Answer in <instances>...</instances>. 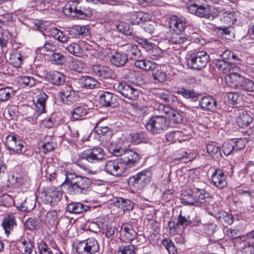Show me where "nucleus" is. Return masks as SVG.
Segmentation results:
<instances>
[{
	"mask_svg": "<svg viewBox=\"0 0 254 254\" xmlns=\"http://www.w3.org/2000/svg\"><path fill=\"white\" fill-rule=\"evenodd\" d=\"M49 60L52 63L57 65H62L66 62L65 57L57 50L50 56Z\"/></svg>",
	"mask_w": 254,
	"mask_h": 254,
	"instance_id": "864d4df0",
	"label": "nucleus"
},
{
	"mask_svg": "<svg viewBox=\"0 0 254 254\" xmlns=\"http://www.w3.org/2000/svg\"><path fill=\"white\" fill-rule=\"evenodd\" d=\"M253 121V119L251 114L247 111L242 112L236 118L237 125L241 128L251 127Z\"/></svg>",
	"mask_w": 254,
	"mask_h": 254,
	"instance_id": "2f4dec72",
	"label": "nucleus"
},
{
	"mask_svg": "<svg viewBox=\"0 0 254 254\" xmlns=\"http://www.w3.org/2000/svg\"><path fill=\"white\" fill-rule=\"evenodd\" d=\"M92 71L94 74L104 79H115L117 75L114 70L108 66L96 64L93 66Z\"/></svg>",
	"mask_w": 254,
	"mask_h": 254,
	"instance_id": "a211bd4d",
	"label": "nucleus"
},
{
	"mask_svg": "<svg viewBox=\"0 0 254 254\" xmlns=\"http://www.w3.org/2000/svg\"><path fill=\"white\" fill-rule=\"evenodd\" d=\"M18 83L22 87H32L35 85L36 80L32 76H21L18 77Z\"/></svg>",
	"mask_w": 254,
	"mask_h": 254,
	"instance_id": "4d7b16f0",
	"label": "nucleus"
},
{
	"mask_svg": "<svg viewBox=\"0 0 254 254\" xmlns=\"http://www.w3.org/2000/svg\"><path fill=\"white\" fill-rule=\"evenodd\" d=\"M194 159L193 154L190 151L188 152L187 151L181 150L177 153L175 160L179 161L181 163H186L191 161Z\"/></svg>",
	"mask_w": 254,
	"mask_h": 254,
	"instance_id": "3c124183",
	"label": "nucleus"
},
{
	"mask_svg": "<svg viewBox=\"0 0 254 254\" xmlns=\"http://www.w3.org/2000/svg\"><path fill=\"white\" fill-rule=\"evenodd\" d=\"M141 158L140 154L136 150L127 148L120 159L127 167L131 168L136 166Z\"/></svg>",
	"mask_w": 254,
	"mask_h": 254,
	"instance_id": "f3484780",
	"label": "nucleus"
},
{
	"mask_svg": "<svg viewBox=\"0 0 254 254\" xmlns=\"http://www.w3.org/2000/svg\"><path fill=\"white\" fill-rule=\"evenodd\" d=\"M228 99L229 103L236 108L241 107L243 104V97L236 92L228 93Z\"/></svg>",
	"mask_w": 254,
	"mask_h": 254,
	"instance_id": "a18cd8bd",
	"label": "nucleus"
},
{
	"mask_svg": "<svg viewBox=\"0 0 254 254\" xmlns=\"http://www.w3.org/2000/svg\"><path fill=\"white\" fill-rule=\"evenodd\" d=\"M215 31L222 38L226 40H232L235 37L234 27L232 26H220L215 28Z\"/></svg>",
	"mask_w": 254,
	"mask_h": 254,
	"instance_id": "4c0bfd02",
	"label": "nucleus"
},
{
	"mask_svg": "<svg viewBox=\"0 0 254 254\" xmlns=\"http://www.w3.org/2000/svg\"><path fill=\"white\" fill-rule=\"evenodd\" d=\"M104 149L99 147H94L84 150L78 155V158L74 163L80 168L86 169V167L82 162V160H85L88 162L96 163L101 161L105 158Z\"/></svg>",
	"mask_w": 254,
	"mask_h": 254,
	"instance_id": "39448f33",
	"label": "nucleus"
},
{
	"mask_svg": "<svg viewBox=\"0 0 254 254\" xmlns=\"http://www.w3.org/2000/svg\"><path fill=\"white\" fill-rule=\"evenodd\" d=\"M183 113L180 110H175L172 111V114L168 118L169 124L172 123L174 124H181L184 120Z\"/></svg>",
	"mask_w": 254,
	"mask_h": 254,
	"instance_id": "6e6d98bb",
	"label": "nucleus"
},
{
	"mask_svg": "<svg viewBox=\"0 0 254 254\" xmlns=\"http://www.w3.org/2000/svg\"><path fill=\"white\" fill-rule=\"evenodd\" d=\"M66 49L70 54L77 57H80L82 55V50L81 47L76 43H72L68 45Z\"/></svg>",
	"mask_w": 254,
	"mask_h": 254,
	"instance_id": "680f3d73",
	"label": "nucleus"
},
{
	"mask_svg": "<svg viewBox=\"0 0 254 254\" xmlns=\"http://www.w3.org/2000/svg\"><path fill=\"white\" fill-rule=\"evenodd\" d=\"M91 207L80 202H71L67 204L66 212L73 214H81L89 210Z\"/></svg>",
	"mask_w": 254,
	"mask_h": 254,
	"instance_id": "cd10ccee",
	"label": "nucleus"
},
{
	"mask_svg": "<svg viewBox=\"0 0 254 254\" xmlns=\"http://www.w3.org/2000/svg\"><path fill=\"white\" fill-rule=\"evenodd\" d=\"M116 28L119 32L129 36L131 38L135 34L133 29L130 28V25L124 21L118 22L116 24Z\"/></svg>",
	"mask_w": 254,
	"mask_h": 254,
	"instance_id": "c03bdc74",
	"label": "nucleus"
},
{
	"mask_svg": "<svg viewBox=\"0 0 254 254\" xmlns=\"http://www.w3.org/2000/svg\"><path fill=\"white\" fill-rule=\"evenodd\" d=\"M230 140L232 145L234 146L233 147L235 153L244 149L246 146V142L243 138H233Z\"/></svg>",
	"mask_w": 254,
	"mask_h": 254,
	"instance_id": "69168bd1",
	"label": "nucleus"
},
{
	"mask_svg": "<svg viewBox=\"0 0 254 254\" xmlns=\"http://www.w3.org/2000/svg\"><path fill=\"white\" fill-rule=\"evenodd\" d=\"M135 247L133 245H122L118 248L117 254H136Z\"/></svg>",
	"mask_w": 254,
	"mask_h": 254,
	"instance_id": "0e129e2a",
	"label": "nucleus"
},
{
	"mask_svg": "<svg viewBox=\"0 0 254 254\" xmlns=\"http://www.w3.org/2000/svg\"><path fill=\"white\" fill-rule=\"evenodd\" d=\"M207 153L213 159L220 160L222 157L221 147L219 143L216 141H209L206 145Z\"/></svg>",
	"mask_w": 254,
	"mask_h": 254,
	"instance_id": "5701e85b",
	"label": "nucleus"
},
{
	"mask_svg": "<svg viewBox=\"0 0 254 254\" xmlns=\"http://www.w3.org/2000/svg\"><path fill=\"white\" fill-rule=\"evenodd\" d=\"M123 164L121 159L108 160L104 166V170L108 174L120 177L124 173Z\"/></svg>",
	"mask_w": 254,
	"mask_h": 254,
	"instance_id": "2eb2a0df",
	"label": "nucleus"
},
{
	"mask_svg": "<svg viewBox=\"0 0 254 254\" xmlns=\"http://www.w3.org/2000/svg\"><path fill=\"white\" fill-rule=\"evenodd\" d=\"M60 114L54 112L43 120V124L47 128H50L58 126L60 123Z\"/></svg>",
	"mask_w": 254,
	"mask_h": 254,
	"instance_id": "ea45409f",
	"label": "nucleus"
},
{
	"mask_svg": "<svg viewBox=\"0 0 254 254\" xmlns=\"http://www.w3.org/2000/svg\"><path fill=\"white\" fill-rule=\"evenodd\" d=\"M27 56L24 52V49L22 48L13 49L10 55L11 64L15 67H20L23 61L26 59Z\"/></svg>",
	"mask_w": 254,
	"mask_h": 254,
	"instance_id": "4be33fe9",
	"label": "nucleus"
},
{
	"mask_svg": "<svg viewBox=\"0 0 254 254\" xmlns=\"http://www.w3.org/2000/svg\"><path fill=\"white\" fill-rule=\"evenodd\" d=\"M93 131L94 138L101 143L109 142L113 135V130L110 127L102 126L100 122L96 123Z\"/></svg>",
	"mask_w": 254,
	"mask_h": 254,
	"instance_id": "f8f14e48",
	"label": "nucleus"
},
{
	"mask_svg": "<svg viewBox=\"0 0 254 254\" xmlns=\"http://www.w3.org/2000/svg\"><path fill=\"white\" fill-rule=\"evenodd\" d=\"M151 70L155 83H163L166 80L167 74L160 65L155 64V66Z\"/></svg>",
	"mask_w": 254,
	"mask_h": 254,
	"instance_id": "a19ab883",
	"label": "nucleus"
},
{
	"mask_svg": "<svg viewBox=\"0 0 254 254\" xmlns=\"http://www.w3.org/2000/svg\"><path fill=\"white\" fill-rule=\"evenodd\" d=\"M181 199L185 205L205 207L209 204L211 197L205 189L193 184L185 190Z\"/></svg>",
	"mask_w": 254,
	"mask_h": 254,
	"instance_id": "f03ea898",
	"label": "nucleus"
},
{
	"mask_svg": "<svg viewBox=\"0 0 254 254\" xmlns=\"http://www.w3.org/2000/svg\"><path fill=\"white\" fill-rule=\"evenodd\" d=\"M213 63L219 71L224 73H227L231 69L230 64H229L228 61H226L222 58L214 60Z\"/></svg>",
	"mask_w": 254,
	"mask_h": 254,
	"instance_id": "09e8293b",
	"label": "nucleus"
},
{
	"mask_svg": "<svg viewBox=\"0 0 254 254\" xmlns=\"http://www.w3.org/2000/svg\"><path fill=\"white\" fill-rule=\"evenodd\" d=\"M47 78L51 83L57 86L63 85L65 81V75L58 71L48 72Z\"/></svg>",
	"mask_w": 254,
	"mask_h": 254,
	"instance_id": "473e14b6",
	"label": "nucleus"
},
{
	"mask_svg": "<svg viewBox=\"0 0 254 254\" xmlns=\"http://www.w3.org/2000/svg\"><path fill=\"white\" fill-rule=\"evenodd\" d=\"M40 141L42 144L38 148L45 155L54 151L57 147L56 139L53 135H46Z\"/></svg>",
	"mask_w": 254,
	"mask_h": 254,
	"instance_id": "aec40b11",
	"label": "nucleus"
},
{
	"mask_svg": "<svg viewBox=\"0 0 254 254\" xmlns=\"http://www.w3.org/2000/svg\"><path fill=\"white\" fill-rule=\"evenodd\" d=\"M112 201L115 206L122 209L124 212L132 210L135 204L130 199L123 197H114Z\"/></svg>",
	"mask_w": 254,
	"mask_h": 254,
	"instance_id": "a878e982",
	"label": "nucleus"
},
{
	"mask_svg": "<svg viewBox=\"0 0 254 254\" xmlns=\"http://www.w3.org/2000/svg\"><path fill=\"white\" fill-rule=\"evenodd\" d=\"M120 233L121 240L125 243L132 242L137 235L133 225L129 223H124L121 225Z\"/></svg>",
	"mask_w": 254,
	"mask_h": 254,
	"instance_id": "dca6fc26",
	"label": "nucleus"
},
{
	"mask_svg": "<svg viewBox=\"0 0 254 254\" xmlns=\"http://www.w3.org/2000/svg\"><path fill=\"white\" fill-rule=\"evenodd\" d=\"M134 41L137 42L147 50H150L153 48L154 44L149 41L147 39L136 36L135 34L132 38Z\"/></svg>",
	"mask_w": 254,
	"mask_h": 254,
	"instance_id": "052dcab7",
	"label": "nucleus"
},
{
	"mask_svg": "<svg viewBox=\"0 0 254 254\" xmlns=\"http://www.w3.org/2000/svg\"><path fill=\"white\" fill-rule=\"evenodd\" d=\"M21 243L24 249L23 254H32L34 249V242L30 239H28V240L23 239L21 240Z\"/></svg>",
	"mask_w": 254,
	"mask_h": 254,
	"instance_id": "e2e57ef3",
	"label": "nucleus"
},
{
	"mask_svg": "<svg viewBox=\"0 0 254 254\" xmlns=\"http://www.w3.org/2000/svg\"><path fill=\"white\" fill-rule=\"evenodd\" d=\"M169 41L174 44H183L188 41V38L185 36L182 32H179L173 29L170 31Z\"/></svg>",
	"mask_w": 254,
	"mask_h": 254,
	"instance_id": "37998d69",
	"label": "nucleus"
},
{
	"mask_svg": "<svg viewBox=\"0 0 254 254\" xmlns=\"http://www.w3.org/2000/svg\"><path fill=\"white\" fill-rule=\"evenodd\" d=\"M92 180L89 178L67 172L64 182L61 185V189L70 194L86 195L92 190Z\"/></svg>",
	"mask_w": 254,
	"mask_h": 254,
	"instance_id": "f257e3e1",
	"label": "nucleus"
},
{
	"mask_svg": "<svg viewBox=\"0 0 254 254\" xmlns=\"http://www.w3.org/2000/svg\"><path fill=\"white\" fill-rule=\"evenodd\" d=\"M129 137L131 142L134 144H139L147 141L148 137L145 131H139L130 133Z\"/></svg>",
	"mask_w": 254,
	"mask_h": 254,
	"instance_id": "79ce46f5",
	"label": "nucleus"
},
{
	"mask_svg": "<svg viewBox=\"0 0 254 254\" xmlns=\"http://www.w3.org/2000/svg\"><path fill=\"white\" fill-rule=\"evenodd\" d=\"M27 181L26 177L24 176H22L18 173H11L8 175L7 180L3 183V187L18 189L25 186Z\"/></svg>",
	"mask_w": 254,
	"mask_h": 254,
	"instance_id": "4468645a",
	"label": "nucleus"
},
{
	"mask_svg": "<svg viewBox=\"0 0 254 254\" xmlns=\"http://www.w3.org/2000/svg\"><path fill=\"white\" fill-rule=\"evenodd\" d=\"M68 33L70 38H84L89 35V29L86 26L74 25L70 27Z\"/></svg>",
	"mask_w": 254,
	"mask_h": 254,
	"instance_id": "bb28decb",
	"label": "nucleus"
},
{
	"mask_svg": "<svg viewBox=\"0 0 254 254\" xmlns=\"http://www.w3.org/2000/svg\"><path fill=\"white\" fill-rule=\"evenodd\" d=\"M169 127L168 118L162 115H151L146 121L145 124L146 130L153 135L163 133Z\"/></svg>",
	"mask_w": 254,
	"mask_h": 254,
	"instance_id": "7ed1b4c3",
	"label": "nucleus"
},
{
	"mask_svg": "<svg viewBox=\"0 0 254 254\" xmlns=\"http://www.w3.org/2000/svg\"><path fill=\"white\" fill-rule=\"evenodd\" d=\"M116 95L108 91H105L99 95V101L104 107H111L115 104Z\"/></svg>",
	"mask_w": 254,
	"mask_h": 254,
	"instance_id": "e433bc0d",
	"label": "nucleus"
},
{
	"mask_svg": "<svg viewBox=\"0 0 254 254\" xmlns=\"http://www.w3.org/2000/svg\"><path fill=\"white\" fill-rule=\"evenodd\" d=\"M203 0H189L187 3L188 12L200 18H209L211 15L210 6Z\"/></svg>",
	"mask_w": 254,
	"mask_h": 254,
	"instance_id": "0eeeda50",
	"label": "nucleus"
},
{
	"mask_svg": "<svg viewBox=\"0 0 254 254\" xmlns=\"http://www.w3.org/2000/svg\"><path fill=\"white\" fill-rule=\"evenodd\" d=\"M186 60L188 68L200 70L206 66L210 59L206 52L199 51L187 55Z\"/></svg>",
	"mask_w": 254,
	"mask_h": 254,
	"instance_id": "423d86ee",
	"label": "nucleus"
},
{
	"mask_svg": "<svg viewBox=\"0 0 254 254\" xmlns=\"http://www.w3.org/2000/svg\"><path fill=\"white\" fill-rule=\"evenodd\" d=\"M77 5V0H71L63 7L62 11L65 15L74 17L73 15L75 14Z\"/></svg>",
	"mask_w": 254,
	"mask_h": 254,
	"instance_id": "49530a36",
	"label": "nucleus"
},
{
	"mask_svg": "<svg viewBox=\"0 0 254 254\" xmlns=\"http://www.w3.org/2000/svg\"><path fill=\"white\" fill-rule=\"evenodd\" d=\"M170 23L171 25H173L174 29L179 32H183L189 24V22L185 17L183 16L179 17L176 15H174L171 18Z\"/></svg>",
	"mask_w": 254,
	"mask_h": 254,
	"instance_id": "f704fd0d",
	"label": "nucleus"
},
{
	"mask_svg": "<svg viewBox=\"0 0 254 254\" xmlns=\"http://www.w3.org/2000/svg\"><path fill=\"white\" fill-rule=\"evenodd\" d=\"M199 105L202 110L206 111L215 112L218 108L216 100L211 96L202 97L199 101Z\"/></svg>",
	"mask_w": 254,
	"mask_h": 254,
	"instance_id": "412c9836",
	"label": "nucleus"
},
{
	"mask_svg": "<svg viewBox=\"0 0 254 254\" xmlns=\"http://www.w3.org/2000/svg\"><path fill=\"white\" fill-rule=\"evenodd\" d=\"M210 177V183L219 190L226 188L228 185L227 175L222 169L216 167L212 168Z\"/></svg>",
	"mask_w": 254,
	"mask_h": 254,
	"instance_id": "9b49d317",
	"label": "nucleus"
},
{
	"mask_svg": "<svg viewBox=\"0 0 254 254\" xmlns=\"http://www.w3.org/2000/svg\"><path fill=\"white\" fill-rule=\"evenodd\" d=\"M152 19V15L147 12H139L132 13L130 18L132 25H141L143 22Z\"/></svg>",
	"mask_w": 254,
	"mask_h": 254,
	"instance_id": "7c9ffc66",
	"label": "nucleus"
},
{
	"mask_svg": "<svg viewBox=\"0 0 254 254\" xmlns=\"http://www.w3.org/2000/svg\"><path fill=\"white\" fill-rule=\"evenodd\" d=\"M77 83L81 88L86 89H93L99 87L98 81L90 76H81L78 78Z\"/></svg>",
	"mask_w": 254,
	"mask_h": 254,
	"instance_id": "b1692460",
	"label": "nucleus"
},
{
	"mask_svg": "<svg viewBox=\"0 0 254 254\" xmlns=\"http://www.w3.org/2000/svg\"><path fill=\"white\" fill-rule=\"evenodd\" d=\"M37 249L39 254H54L49 246L43 241L37 243Z\"/></svg>",
	"mask_w": 254,
	"mask_h": 254,
	"instance_id": "774afa93",
	"label": "nucleus"
},
{
	"mask_svg": "<svg viewBox=\"0 0 254 254\" xmlns=\"http://www.w3.org/2000/svg\"><path fill=\"white\" fill-rule=\"evenodd\" d=\"M58 221V214L57 211L53 210L47 213L45 218L46 223H48L50 225L54 226L57 225Z\"/></svg>",
	"mask_w": 254,
	"mask_h": 254,
	"instance_id": "bf43d9fd",
	"label": "nucleus"
},
{
	"mask_svg": "<svg viewBox=\"0 0 254 254\" xmlns=\"http://www.w3.org/2000/svg\"><path fill=\"white\" fill-rule=\"evenodd\" d=\"M127 55L123 52L115 51L112 53L109 61L111 64L116 67H122L127 62Z\"/></svg>",
	"mask_w": 254,
	"mask_h": 254,
	"instance_id": "393cba45",
	"label": "nucleus"
},
{
	"mask_svg": "<svg viewBox=\"0 0 254 254\" xmlns=\"http://www.w3.org/2000/svg\"><path fill=\"white\" fill-rule=\"evenodd\" d=\"M162 245L168 251L169 254H181L175 244L170 238H165L162 241Z\"/></svg>",
	"mask_w": 254,
	"mask_h": 254,
	"instance_id": "5fc2aeb1",
	"label": "nucleus"
},
{
	"mask_svg": "<svg viewBox=\"0 0 254 254\" xmlns=\"http://www.w3.org/2000/svg\"><path fill=\"white\" fill-rule=\"evenodd\" d=\"M152 19L146 22H143L141 24V27L144 29L145 32L152 34L154 33L157 27V23L153 21Z\"/></svg>",
	"mask_w": 254,
	"mask_h": 254,
	"instance_id": "338daca9",
	"label": "nucleus"
},
{
	"mask_svg": "<svg viewBox=\"0 0 254 254\" xmlns=\"http://www.w3.org/2000/svg\"><path fill=\"white\" fill-rule=\"evenodd\" d=\"M151 177V170L149 168L144 169L130 177L127 180V183L130 187L137 190H142L150 183Z\"/></svg>",
	"mask_w": 254,
	"mask_h": 254,
	"instance_id": "6e6552de",
	"label": "nucleus"
},
{
	"mask_svg": "<svg viewBox=\"0 0 254 254\" xmlns=\"http://www.w3.org/2000/svg\"><path fill=\"white\" fill-rule=\"evenodd\" d=\"M228 86L241 92L254 91V81L235 72L230 74L226 79Z\"/></svg>",
	"mask_w": 254,
	"mask_h": 254,
	"instance_id": "20e7f679",
	"label": "nucleus"
},
{
	"mask_svg": "<svg viewBox=\"0 0 254 254\" xmlns=\"http://www.w3.org/2000/svg\"><path fill=\"white\" fill-rule=\"evenodd\" d=\"M155 64L150 60L146 59H137L134 63V65L137 68L147 71L151 70L155 66Z\"/></svg>",
	"mask_w": 254,
	"mask_h": 254,
	"instance_id": "8fccbe9b",
	"label": "nucleus"
},
{
	"mask_svg": "<svg viewBox=\"0 0 254 254\" xmlns=\"http://www.w3.org/2000/svg\"><path fill=\"white\" fill-rule=\"evenodd\" d=\"M4 143L7 150L16 154H19L21 149L24 148L22 140L15 135H8Z\"/></svg>",
	"mask_w": 254,
	"mask_h": 254,
	"instance_id": "ddd939ff",
	"label": "nucleus"
},
{
	"mask_svg": "<svg viewBox=\"0 0 254 254\" xmlns=\"http://www.w3.org/2000/svg\"><path fill=\"white\" fill-rule=\"evenodd\" d=\"M89 109L87 106L82 104L75 107L71 112V119L72 121H79L85 118L88 113Z\"/></svg>",
	"mask_w": 254,
	"mask_h": 254,
	"instance_id": "c756f323",
	"label": "nucleus"
},
{
	"mask_svg": "<svg viewBox=\"0 0 254 254\" xmlns=\"http://www.w3.org/2000/svg\"><path fill=\"white\" fill-rule=\"evenodd\" d=\"M99 251V245L94 238L81 241L77 245L76 251L79 254H94Z\"/></svg>",
	"mask_w": 254,
	"mask_h": 254,
	"instance_id": "9d476101",
	"label": "nucleus"
},
{
	"mask_svg": "<svg viewBox=\"0 0 254 254\" xmlns=\"http://www.w3.org/2000/svg\"><path fill=\"white\" fill-rule=\"evenodd\" d=\"M125 54L127 60H136L141 56V53L138 46L136 45L127 44L125 45Z\"/></svg>",
	"mask_w": 254,
	"mask_h": 254,
	"instance_id": "c9c22d12",
	"label": "nucleus"
},
{
	"mask_svg": "<svg viewBox=\"0 0 254 254\" xmlns=\"http://www.w3.org/2000/svg\"><path fill=\"white\" fill-rule=\"evenodd\" d=\"M114 88L117 92L131 101L136 100L140 94L139 89L125 81H121L114 84Z\"/></svg>",
	"mask_w": 254,
	"mask_h": 254,
	"instance_id": "1a4fd4ad",
	"label": "nucleus"
},
{
	"mask_svg": "<svg viewBox=\"0 0 254 254\" xmlns=\"http://www.w3.org/2000/svg\"><path fill=\"white\" fill-rule=\"evenodd\" d=\"M48 95L43 91H40L36 96V102L35 104V109L38 114L45 113L46 111V102Z\"/></svg>",
	"mask_w": 254,
	"mask_h": 254,
	"instance_id": "c85d7f7f",
	"label": "nucleus"
},
{
	"mask_svg": "<svg viewBox=\"0 0 254 254\" xmlns=\"http://www.w3.org/2000/svg\"><path fill=\"white\" fill-rule=\"evenodd\" d=\"M14 95V91L12 88L9 87L0 88V101L6 102Z\"/></svg>",
	"mask_w": 254,
	"mask_h": 254,
	"instance_id": "13d9d810",
	"label": "nucleus"
},
{
	"mask_svg": "<svg viewBox=\"0 0 254 254\" xmlns=\"http://www.w3.org/2000/svg\"><path fill=\"white\" fill-rule=\"evenodd\" d=\"M215 217L225 227L232 224L234 222L233 215L230 213L222 210L218 211L217 213L216 214Z\"/></svg>",
	"mask_w": 254,
	"mask_h": 254,
	"instance_id": "58836bf2",
	"label": "nucleus"
},
{
	"mask_svg": "<svg viewBox=\"0 0 254 254\" xmlns=\"http://www.w3.org/2000/svg\"><path fill=\"white\" fill-rule=\"evenodd\" d=\"M42 194L46 197V200L47 203L55 205L61 200L63 192L59 188L51 187L48 188L47 190L43 191Z\"/></svg>",
	"mask_w": 254,
	"mask_h": 254,
	"instance_id": "6ab92c4d",
	"label": "nucleus"
},
{
	"mask_svg": "<svg viewBox=\"0 0 254 254\" xmlns=\"http://www.w3.org/2000/svg\"><path fill=\"white\" fill-rule=\"evenodd\" d=\"M14 225H16V220L14 216L8 215L4 218L2 223V226L7 236L9 235Z\"/></svg>",
	"mask_w": 254,
	"mask_h": 254,
	"instance_id": "de8ad7c7",
	"label": "nucleus"
},
{
	"mask_svg": "<svg viewBox=\"0 0 254 254\" xmlns=\"http://www.w3.org/2000/svg\"><path fill=\"white\" fill-rule=\"evenodd\" d=\"M175 93L181 95L186 99H195L197 98L198 94L193 90H189L184 87H179Z\"/></svg>",
	"mask_w": 254,
	"mask_h": 254,
	"instance_id": "603ef678",
	"label": "nucleus"
},
{
	"mask_svg": "<svg viewBox=\"0 0 254 254\" xmlns=\"http://www.w3.org/2000/svg\"><path fill=\"white\" fill-rule=\"evenodd\" d=\"M92 15V10L91 8L85 5L81 4L78 2L77 11L73 16L78 19H85L90 17Z\"/></svg>",
	"mask_w": 254,
	"mask_h": 254,
	"instance_id": "72a5a7b5",
	"label": "nucleus"
}]
</instances>
